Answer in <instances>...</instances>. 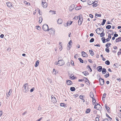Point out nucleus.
Here are the masks:
<instances>
[{
    "label": "nucleus",
    "instance_id": "f257e3e1",
    "mask_svg": "<svg viewBox=\"0 0 121 121\" xmlns=\"http://www.w3.org/2000/svg\"><path fill=\"white\" fill-rule=\"evenodd\" d=\"M28 84L26 83L24 84L22 87L23 89V91L25 93H26L28 91H29L28 86L27 85Z\"/></svg>",
    "mask_w": 121,
    "mask_h": 121
},
{
    "label": "nucleus",
    "instance_id": "f03ea898",
    "mask_svg": "<svg viewBox=\"0 0 121 121\" xmlns=\"http://www.w3.org/2000/svg\"><path fill=\"white\" fill-rule=\"evenodd\" d=\"M58 60V63L56 64V65H58L59 66H61L64 64L65 62L63 60H59V58Z\"/></svg>",
    "mask_w": 121,
    "mask_h": 121
},
{
    "label": "nucleus",
    "instance_id": "7ed1b4c3",
    "mask_svg": "<svg viewBox=\"0 0 121 121\" xmlns=\"http://www.w3.org/2000/svg\"><path fill=\"white\" fill-rule=\"evenodd\" d=\"M43 29L45 31H49V28L48 25L46 24H44L43 26Z\"/></svg>",
    "mask_w": 121,
    "mask_h": 121
},
{
    "label": "nucleus",
    "instance_id": "20e7f679",
    "mask_svg": "<svg viewBox=\"0 0 121 121\" xmlns=\"http://www.w3.org/2000/svg\"><path fill=\"white\" fill-rule=\"evenodd\" d=\"M99 81L100 84L101 85H103L104 83V81L103 79L100 76H99Z\"/></svg>",
    "mask_w": 121,
    "mask_h": 121
},
{
    "label": "nucleus",
    "instance_id": "39448f33",
    "mask_svg": "<svg viewBox=\"0 0 121 121\" xmlns=\"http://www.w3.org/2000/svg\"><path fill=\"white\" fill-rule=\"evenodd\" d=\"M83 21V18L81 16V17H79V19L78 21V23L79 25H81Z\"/></svg>",
    "mask_w": 121,
    "mask_h": 121
},
{
    "label": "nucleus",
    "instance_id": "423d86ee",
    "mask_svg": "<svg viewBox=\"0 0 121 121\" xmlns=\"http://www.w3.org/2000/svg\"><path fill=\"white\" fill-rule=\"evenodd\" d=\"M95 0H88V4L91 5L95 2Z\"/></svg>",
    "mask_w": 121,
    "mask_h": 121
},
{
    "label": "nucleus",
    "instance_id": "0eeeda50",
    "mask_svg": "<svg viewBox=\"0 0 121 121\" xmlns=\"http://www.w3.org/2000/svg\"><path fill=\"white\" fill-rule=\"evenodd\" d=\"M96 108L95 109L97 110H99L100 111L102 110V107L101 105L99 104L97 106Z\"/></svg>",
    "mask_w": 121,
    "mask_h": 121
},
{
    "label": "nucleus",
    "instance_id": "6e6552de",
    "mask_svg": "<svg viewBox=\"0 0 121 121\" xmlns=\"http://www.w3.org/2000/svg\"><path fill=\"white\" fill-rule=\"evenodd\" d=\"M101 31H102V32L100 34V37H104L105 35V33L104 32V29L102 28H101Z\"/></svg>",
    "mask_w": 121,
    "mask_h": 121
},
{
    "label": "nucleus",
    "instance_id": "1a4fd4ad",
    "mask_svg": "<svg viewBox=\"0 0 121 121\" xmlns=\"http://www.w3.org/2000/svg\"><path fill=\"white\" fill-rule=\"evenodd\" d=\"M109 31H110L111 32H112V33H111V34H108V38H109L110 39H111V35H113V34L114 33L113 32V31L112 30H109Z\"/></svg>",
    "mask_w": 121,
    "mask_h": 121
},
{
    "label": "nucleus",
    "instance_id": "9d476101",
    "mask_svg": "<svg viewBox=\"0 0 121 121\" xmlns=\"http://www.w3.org/2000/svg\"><path fill=\"white\" fill-rule=\"evenodd\" d=\"M66 83L68 85H71L73 84L72 82L70 80H67Z\"/></svg>",
    "mask_w": 121,
    "mask_h": 121
},
{
    "label": "nucleus",
    "instance_id": "9b49d317",
    "mask_svg": "<svg viewBox=\"0 0 121 121\" xmlns=\"http://www.w3.org/2000/svg\"><path fill=\"white\" fill-rule=\"evenodd\" d=\"M82 56L83 57H87L88 56V55L86 53L84 52H82Z\"/></svg>",
    "mask_w": 121,
    "mask_h": 121
},
{
    "label": "nucleus",
    "instance_id": "f8f14e48",
    "mask_svg": "<svg viewBox=\"0 0 121 121\" xmlns=\"http://www.w3.org/2000/svg\"><path fill=\"white\" fill-rule=\"evenodd\" d=\"M105 109L108 112H110V111L109 110V108L107 105V104H105Z\"/></svg>",
    "mask_w": 121,
    "mask_h": 121
},
{
    "label": "nucleus",
    "instance_id": "ddd939ff",
    "mask_svg": "<svg viewBox=\"0 0 121 121\" xmlns=\"http://www.w3.org/2000/svg\"><path fill=\"white\" fill-rule=\"evenodd\" d=\"M42 5L43 8H46L47 6V3L46 2H43L42 3Z\"/></svg>",
    "mask_w": 121,
    "mask_h": 121
},
{
    "label": "nucleus",
    "instance_id": "4468645a",
    "mask_svg": "<svg viewBox=\"0 0 121 121\" xmlns=\"http://www.w3.org/2000/svg\"><path fill=\"white\" fill-rule=\"evenodd\" d=\"M60 106L61 107H64L65 108L67 107V104L63 103H60Z\"/></svg>",
    "mask_w": 121,
    "mask_h": 121
},
{
    "label": "nucleus",
    "instance_id": "2eb2a0df",
    "mask_svg": "<svg viewBox=\"0 0 121 121\" xmlns=\"http://www.w3.org/2000/svg\"><path fill=\"white\" fill-rule=\"evenodd\" d=\"M97 69L98 71L100 72L101 71L102 68V66H99L98 67Z\"/></svg>",
    "mask_w": 121,
    "mask_h": 121
},
{
    "label": "nucleus",
    "instance_id": "dca6fc26",
    "mask_svg": "<svg viewBox=\"0 0 121 121\" xmlns=\"http://www.w3.org/2000/svg\"><path fill=\"white\" fill-rule=\"evenodd\" d=\"M6 4L8 7H10L12 6V4L10 2L7 3Z\"/></svg>",
    "mask_w": 121,
    "mask_h": 121
},
{
    "label": "nucleus",
    "instance_id": "f3484780",
    "mask_svg": "<svg viewBox=\"0 0 121 121\" xmlns=\"http://www.w3.org/2000/svg\"><path fill=\"white\" fill-rule=\"evenodd\" d=\"M73 22L71 21H68L66 24V25H65V26H67L68 25H69L72 24Z\"/></svg>",
    "mask_w": 121,
    "mask_h": 121
},
{
    "label": "nucleus",
    "instance_id": "a211bd4d",
    "mask_svg": "<svg viewBox=\"0 0 121 121\" xmlns=\"http://www.w3.org/2000/svg\"><path fill=\"white\" fill-rule=\"evenodd\" d=\"M12 89H10V90L8 93V94H7V96L9 97V96H10V95L11 94V93L12 92Z\"/></svg>",
    "mask_w": 121,
    "mask_h": 121
},
{
    "label": "nucleus",
    "instance_id": "6ab92c4d",
    "mask_svg": "<svg viewBox=\"0 0 121 121\" xmlns=\"http://www.w3.org/2000/svg\"><path fill=\"white\" fill-rule=\"evenodd\" d=\"M101 28H97L95 30L96 33L98 35H99L100 34V33L99 32V33L98 32L99 31H101Z\"/></svg>",
    "mask_w": 121,
    "mask_h": 121
},
{
    "label": "nucleus",
    "instance_id": "aec40b11",
    "mask_svg": "<svg viewBox=\"0 0 121 121\" xmlns=\"http://www.w3.org/2000/svg\"><path fill=\"white\" fill-rule=\"evenodd\" d=\"M116 42H119L121 41V37H120L118 38L117 39H116Z\"/></svg>",
    "mask_w": 121,
    "mask_h": 121
},
{
    "label": "nucleus",
    "instance_id": "412c9836",
    "mask_svg": "<svg viewBox=\"0 0 121 121\" xmlns=\"http://www.w3.org/2000/svg\"><path fill=\"white\" fill-rule=\"evenodd\" d=\"M75 7V5L74 4H72L70 6V7L69 8V9L70 10H73L74 9Z\"/></svg>",
    "mask_w": 121,
    "mask_h": 121
},
{
    "label": "nucleus",
    "instance_id": "4be33fe9",
    "mask_svg": "<svg viewBox=\"0 0 121 121\" xmlns=\"http://www.w3.org/2000/svg\"><path fill=\"white\" fill-rule=\"evenodd\" d=\"M63 22V21L62 19H59L57 21L58 23L60 24H61Z\"/></svg>",
    "mask_w": 121,
    "mask_h": 121
},
{
    "label": "nucleus",
    "instance_id": "5701e85b",
    "mask_svg": "<svg viewBox=\"0 0 121 121\" xmlns=\"http://www.w3.org/2000/svg\"><path fill=\"white\" fill-rule=\"evenodd\" d=\"M106 72V69L104 68L103 69L102 71V73L103 74H104Z\"/></svg>",
    "mask_w": 121,
    "mask_h": 121
},
{
    "label": "nucleus",
    "instance_id": "b1692460",
    "mask_svg": "<svg viewBox=\"0 0 121 121\" xmlns=\"http://www.w3.org/2000/svg\"><path fill=\"white\" fill-rule=\"evenodd\" d=\"M91 111V109L90 108H88L85 111V112L86 113H89Z\"/></svg>",
    "mask_w": 121,
    "mask_h": 121
},
{
    "label": "nucleus",
    "instance_id": "393cba45",
    "mask_svg": "<svg viewBox=\"0 0 121 121\" xmlns=\"http://www.w3.org/2000/svg\"><path fill=\"white\" fill-rule=\"evenodd\" d=\"M82 73L85 76H86L87 75H88L89 74V73H88L87 71H84L83 72H82Z\"/></svg>",
    "mask_w": 121,
    "mask_h": 121
},
{
    "label": "nucleus",
    "instance_id": "a878e982",
    "mask_svg": "<svg viewBox=\"0 0 121 121\" xmlns=\"http://www.w3.org/2000/svg\"><path fill=\"white\" fill-rule=\"evenodd\" d=\"M90 97L92 98H94V95L93 93L92 92H91L90 94Z\"/></svg>",
    "mask_w": 121,
    "mask_h": 121
},
{
    "label": "nucleus",
    "instance_id": "bb28decb",
    "mask_svg": "<svg viewBox=\"0 0 121 121\" xmlns=\"http://www.w3.org/2000/svg\"><path fill=\"white\" fill-rule=\"evenodd\" d=\"M89 52L90 54L92 56H93L94 55V52L93 51L91 50H89Z\"/></svg>",
    "mask_w": 121,
    "mask_h": 121
},
{
    "label": "nucleus",
    "instance_id": "cd10ccee",
    "mask_svg": "<svg viewBox=\"0 0 121 121\" xmlns=\"http://www.w3.org/2000/svg\"><path fill=\"white\" fill-rule=\"evenodd\" d=\"M101 14H98L97 13H96L95 14V18H97L98 17H101Z\"/></svg>",
    "mask_w": 121,
    "mask_h": 121
},
{
    "label": "nucleus",
    "instance_id": "c85d7f7f",
    "mask_svg": "<svg viewBox=\"0 0 121 121\" xmlns=\"http://www.w3.org/2000/svg\"><path fill=\"white\" fill-rule=\"evenodd\" d=\"M70 90L71 91H74L75 90V88L73 87H72L70 88Z\"/></svg>",
    "mask_w": 121,
    "mask_h": 121
},
{
    "label": "nucleus",
    "instance_id": "c756f323",
    "mask_svg": "<svg viewBox=\"0 0 121 121\" xmlns=\"http://www.w3.org/2000/svg\"><path fill=\"white\" fill-rule=\"evenodd\" d=\"M86 68L88 69V68H89L90 69V70H88L89 71L90 70V72H91L92 71V70L91 69V68L90 66L89 65H88L86 67Z\"/></svg>",
    "mask_w": 121,
    "mask_h": 121
},
{
    "label": "nucleus",
    "instance_id": "7c9ffc66",
    "mask_svg": "<svg viewBox=\"0 0 121 121\" xmlns=\"http://www.w3.org/2000/svg\"><path fill=\"white\" fill-rule=\"evenodd\" d=\"M96 100L95 99H92V102H93V105L94 104L96 103Z\"/></svg>",
    "mask_w": 121,
    "mask_h": 121
},
{
    "label": "nucleus",
    "instance_id": "2f4dec72",
    "mask_svg": "<svg viewBox=\"0 0 121 121\" xmlns=\"http://www.w3.org/2000/svg\"><path fill=\"white\" fill-rule=\"evenodd\" d=\"M39 60H38L36 61V64H35V67H37L39 65Z\"/></svg>",
    "mask_w": 121,
    "mask_h": 121
},
{
    "label": "nucleus",
    "instance_id": "473e14b6",
    "mask_svg": "<svg viewBox=\"0 0 121 121\" xmlns=\"http://www.w3.org/2000/svg\"><path fill=\"white\" fill-rule=\"evenodd\" d=\"M52 101L53 102V103H56L57 101L56 100V99H51Z\"/></svg>",
    "mask_w": 121,
    "mask_h": 121
},
{
    "label": "nucleus",
    "instance_id": "72a5a7b5",
    "mask_svg": "<svg viewBox=\"0 0 121 121\" xmlns=\"http://www.w3.org/2000/svg\"><path fill=\"white\" fill-rule=\"evenodd\" d=\"M105 63L107 65H108L110 64V62L108 60H107L105 61Z\"/></svg>",
    "mask_w": 121,
    "mask_h": 121
},
{
    "label": "nucleus",
    "instance_id": "f704fd0d",
    "mask_svg": "<svg viewBox=\"0 0 121 121\" xmlns=\"http://www.w3.org/2000/svg\"><path fill=\"white\" fill-rule=\"evenodd\" d=\"M43 19L42 17H40L39 18V23H41Z\"/></svg>",
    "mask_w": 121,
    "mask_h": 121
},
{
    "label": "nucleus",
    "instance_id": "c9c22d12",
    "mask_svg": "<svg viewBox=\"0 0 121 121\" xmlns=\"http://www.w3.org/2000/svg\"><path fill=\"white\" fill-rule=\"evenodd\" d=\"M85 78L86 80H85V82L87 84L88 83H89V80L86 78L85 77L84 78Z\"/></svg>",
    "mask_w": 121,
    "mask_h": 121
},
{
    "label": "nucleus",
    "instance_id": "e433bc0d",
    "mask_svg": "<svg viewBox=\"0 0 121 121\" xmlns=\"http://www.w3.org/2000/svg\"><path fill=\"white\" fill-rule=\"evenodd\" d=\"M101 39L102 40L103 43H104L106 42L105 40L106 39H105V37H103Z\"/></svg>",
    "mask_w": 121,
    "mask_h": 121
},
{
    "label": "nucleus",
    "instance_id": "4c0bfd02",
    "mask_svg": "<svg viewBox=\"0 0 121 121\" xmlns=\"http://www.w3.org/2000/svg\"><path fill=\"white\" fill-rule=\"evenodd\" d=\"M106 19H103V22L101 23V25H103L105 24L106 22Z\"/></svg>",
    "mask_w": 121,
    "mask_h": 121
},
{
    "label": "nucleus",
    "instance_id": "58836bf2",
    "mask_svg": "<svg viewBox=\"0 0 121 121\" xmlns=\"http://www.w3.org/2000/svg\"><path fill=\"white\" fill-rule=\"evenodd\" d=\"M111 26L110 25H108L106 26V28L109 29L111 28Z\"/></svg>",
    "mask_w": 121,
    "mask_h": 121
},
{
    "label": "nucleus",
    "instance_id": "ea45409f",
    "mask_svg": "<svg viewBox=\"0 0 121 121\" xmlns=\"http://www.w3.org/2000/svg\"><path fill=\"white\" fill-rule=\"evenodd\" d=\"M78 60H79L80 62L82 63H83V60L82 59L80 58H78Z\"/></svg>",
    "mask_w": 121,
    "mask_h": 121
},
{
    "label": "nucleus",
    "instance_id": "a19ab883",
    "mask_svg": "<svg viewBox=\"0 0 121 121\" xmlns=\"http://www.w3.org/2000/svg\"><path fill=\"white\" fill-rule=\"evenodd\" d=\"M49 12H51L52 14H56V11H54V10H53V11L50 10V11H49Z\"/></svg>",
    "mask_w": 121,
    "mask_h": 121
},
{
    "label": "nucleus",
    "instance_id": "79ce46f5",
    "mask_svg": "<svg viewBox=\"0 0 121 121\" xmlns=\"http://www.w3.org/2000/svg\"><path fill=\"white\" fill-rule=\"evenodd\" d=\"M81 17V16H76L74 17V19L75 20H77L78 19H79V17Z\"/></svg>",
    "mask_w": 121,
    "mask_h": 121
},
{
    "label": "nucleus",
    "instance_id": "37998d69",
    "mask_svg": "<svg viewBox=\"0 0 121 121\" xmlns=\"http://www.w3.org/2000/svg\"><path fill=\"white\" fill-rule=\"evenodd\" d=\"M93 5H92V6H93V7H96L98 5V4H97L96 3L94 4V3H93Z\"/></svg>",
    "mask_w": 121,
    "mask_h": 121
},
{
    "label": "nucleus",
    "instance_id": "c03bdc74",
    "mask_svg": "<svg viewBox=\"0 0 121 121\" xmlns=\"http://www.w3.org/2000/svg\"><path fill=\"white\" fill-rule=\"evenodd\" d=\"M81 7L80 6H78L76 7L75 8V9L76 10H78L81 9V8H80Z\"/></svg>",
    "mask_w": 121,
    "mask_h": 121
},
{
    "label": "nucleus",
    "instance_id": "a18cd8bd",
    "mask_svg": "<svg viewBox=\"0 0 121 121\" xmlns=\"http://www.w3.org/2000/svg\"><path fill=\"white\" fill-rule=\"evenodd\" d=\"M99 103H98L96 102V103L94 104V108H96V107L99 104Z\"/></svg>",
    "mask_w": 121,
    "mask_h": 121
},
{
    "label": "nucleus",
    "instance_id": "49530a36",
    "mask_svg": "<svg viewBox=\"0 0 121 121\" xmlns=\"http://www.w3.org/2000/svg\"><path fill=\"white\" fill-rule=\"evenodd\" d=\"M105 50V51L107 52H109V49L108 48H106Z\"/></svg>",
    "mask_w": 121,
    "mask_h": 121
},
{
    "label": "nucleus",
    "instance_id": "de8ad7c7",
    "mask_svg": "<svg viewBox=\"0 0 121 121\" xmlns=\"http://www.w3.org/2000/svg\"><path fill=\"white\" fill-rule=\"evenodd\" d=\"M102 121H111V120H108L107 118H105Z\"/></svg>",
    "mask_w": 121,
    "mask_h": 121
},
{
    "label": "nucleus",
    "instance_id": "09e8293b",
    "mask_svg": "<svg viewBox=\"0 0 121 121\" xmlns=\"http://www.w3.org/2000/svg\"><path fill=\"white\" fill-rule=\"evenodd\" d=\"M72 44V42L71 41V40L69 42L68 45H69L70 46H71Z\"/></svg>",
    "mask_w": 121,
    "mask_h": 121
},
{
    "label": "nucleus",
    "instance_id": "8fccbe9b",
    "mask_svg": "<svg viewBox=\"0 0 121 121\" xmlns=\"http://www.w3.org/2000/svg\"><path fill=\"white\" fill-rule=\"evenodd\" d=\"M94 40V39L93 38H92L90 40V43L93 42Z\"/></svg>",
    "mask_w": 121,
    "mask_h": 121
},
{
    "label": "nucleus",
    "instance_id": "3c124183",
    "mask_svg": "<svg viewBox=\"0 0 121 121\" xmlns=\"http://www.w3.org/2000/svg\"><path fill=\"white\" fill-rule=\"evenodd\" d=\"M85 78L82 79H79L78 80V81L79 82H82V81H85L84 80Z\"/></svg>",
    "mask_w": 121,
    "mask_h": 121
},
{
    "label": "nucleus",
    "instance_id": "603ef678",
    "mask_svg": "<svg viewBox=\"0 0 121 121\" xmlns=\"http://www.w3.org/2000/svg\"><path fill=\"white\" fill-rule=\"evenodd\" d=\"M121 53V49H120L119 51L117 53L118 55H120Z\"/></svg>",
    "mask_w": 121,
    "mask_h": 121
},
{
    "label": "nucleus",
    "instance_id": "864d4df0",
    "mask_svg": "<svg viewBox=\"0 0 121 121\" xmlns=\"http://www.w3.org/2000/svg\"><path fill=\"white\" fill-rule=\"evenodd\" d=\"M97 116H99V117H97L95 118V120L96 121H99V116L98 115H97Z\"/></svg>",
    "mask_w": 121,
    "mask_h": 121
},
{
    "label": "nucleus",
    "instance_id": "5fc2aeb1",
    "mask_svg": "<svg viewBox=\"0 0 121 121\" xmlns=\"http://www.w3.org/2000/svg\"><path fill=\"white\" fill-rule=\"evenodd\" d=\"M79 94H74L73 96L74 97H77L79 96Z\"/></svg>",
    "mask_w": 121,
    "mask_h": 121
},
{
    "label": "nucleus",
    "instance_id": "6e6d98bb",
    "mask_svg": "<svg viewBox=\"0 0 121 121\" xmlns=\"http://www.w3.org/2000/svg\"><path fill=\"white\" fill-rule=\"evenodd\" d=\"M108 74L105 75L104 77L105 78H107L109 76V73L108 72Z\"/></svg>",
    "mask_w": 121,
    "mask_h": 121
},
{
    "label": "nucleus",
    "instance_id": "4d7b16f0",
    "mask_svg": "<svg viewBox=\"0 0 121 121\" xmlns=\"http://www.w3.org/2000/svg\"><path fill=\"white\" fill-rule=\"evenodd\" d=\"M79 97L80 98H82L83 97H84V96L82 95H81L79 96Z\"/></svg>",
    "mask_w": 121,
    "mask_h": 121
},
{
    "label": "nucleus",
    "instance_id": "13d9d810",
    "mask_svg": "<svg viewBox=\"0 0 121 121\" xmlns=\"http://www.w3.org/2000/svg\"><path fill=\"white\" fill-rule=\"evenodd\" d=\"M35 89V88L34 87L32 88H31L30 91L31 92H32L34 91V90Z\"/></svg>",
    "mask_w": 121,
    "mask_h": 121
},
{
    "label": "nucleus",
    "instance_id": "bf43d9fd",
    "mask_svg": "<svg viewBox=\"0 0 121 121\" xmlns=\"http://www.w3.org/2000/svg\"><path fill=\"white\" fill-rule=\"evenodd\" d=\"M3 112L2 111H0V117L2 115Z\"/></svg>",
    "mask_w": 121,
    "mask_h": 121
},
{
    "label": "nucleus",
    "instance_id": "052dcab7",
    "mask_svg": "<svg viewBox=\"0 0 121 121\" xmlns=\"http://www.w3.org/2000/svg\"><path fill=\"white\" fill-rule=\"evenodd\" d=\"M106 95V94L105 93H104L103 94L102 97V98H105Z\"/></svg>",
    "mask_w": 121,
    "mask_h": 121
},
{
    "label": "nucleus",
    "instance_id": "680f3d73",
    "mask_svg": "<svg viewBox=\"0 0 121 121\" xmlns=\"http://www.w3.org/2000/svg\"><path fill=\"white\" fill-rule=\"evenodd\" d=\"M118 36V35L116 33L114 34V37H117Z\"/></svg>",
    "mask_w": 121,
    "mask_h": 121
},
{
    "label": "nucleus",
    "instance_id": "e2e57ef3",
    "mask_svg": "<svg viewBox=\"0 0 121 121\" xmlns=\"http://www.w3.org/2000/svg\"><path fill=\"white\" fill-rule=\"evenodd\" d=\"M88 61L91 63H93L92 60L91 59H89L88 60Z\"/></svg>",
    "mask_w": 121,
    "mask_h": 121
},
{
    "label": "nucleus",
    "instance_id": "0e129e2a",
    "mask_svg": "<svg viewBox=\"0 0 121 121\" xmlns=\"http://www.w3.org/2000/svg\"><path fill=\"white\" fill-rule=\"evenodd\" d=\"M93 112L95 114H97V111L96 110H94Z\"/></svg>",
    "mask_w": 121,
    "mask_h": 121
},
{
    "label": "nucleus",
    "instance_id": "69168bd1",
    "mask_svg": "<svg viewBox=\"0 0 121 121\" xmlns=\"http://www.w3.org/2000/svg\"><path fill=\"white\" fill-rule=\"evenodd\" d=\"M42 108L40 107V106H39L38 108V109L39 110H42Z\"/></svg>",
    "mask_w": 121,
    "mask_h": 121
},
{
    "label": "nucleus",
    "instance_id": "338daca9",
    "mask_svg": "<svg viewBox=\"0 0 121 121\" xmlns=\"http://www.w3.org/2000/svg\"><path fill=\"white\" fill-rule=\"evenodd\" d=\"M94 45L95 46L99 47H100V45L99 44H95Z\"/></svg>",
    "mask_w": 121,
    "mask_h": 121
},
{
    "label": "nucleus",
    "instance_id": "774afa93",
    "mask_svg": "<svg viewBox=\"0 0 121 121\" xmlns=\"http://www.w3.org/2000/svg\"><path fill=\"white\" fill-rule=\"evenodd\" d=\"M53 74H55L56 73V72L55 71V69H54L53 71Z\"/></svg>",
    "mask_w": 121,
    "mask_h": 121
}]
</instances>
